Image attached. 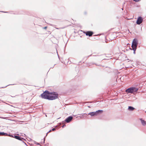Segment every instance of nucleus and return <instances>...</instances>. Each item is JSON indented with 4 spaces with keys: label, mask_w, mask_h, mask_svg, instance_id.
I'll return each instance as SVG.
<instances>
[{
    "label": "nucleus",
    "mask_w": 146,
    "mask_h": 146,
    "mask_svg": "<svg viewBox=\"0 0 146 146\" xmlns=\"http://www.w3.org/2000/svg\"><path fill=\"white\" fill-rule=\"evenodd\" d=\"M65 125H63V126H62V127H64L65 126Z\"/></svg>",
    "instance_id": "nucleus-15"
},
{
    "label": "nucleus",
    "mask_w": 146,
    "mask_h": 146,
    "mask_svg": "<svg viewBox=\"0 0 146 146\" xmlns=\"http://www.w3.org/2000/svg\"><path fill=\"white\" fill-rule=\"evenodd\" d=\"M103 111L101 110H98V111H96V112H91L88 114V115H90L92 116H93L95 115H98V113L100 112H102Z\"/></svg>",
    "instance_id": "nucleus-5"
},
{
    "label": "nucleus",
    "mask_w": 146,
    "mask_h": 146,
    "mask_svg": "<svg viewBox=\"0 0 146 146\" xmlns=\"http://www.w3.org/2000/svg\"><path fill=\"white\" fill-rule=\"evenodd\" d=\"M143 21V19L142 17H139L137 20L136 23L138 25L141 24Z\"/></svg>",
    "instance_id": "nucleus-6"
},
{
    "label": "nucleus",
    "mask_w": 146,
    "mask_h": 146,
    "mask_svg": "<svg viewBox=\"0 0 146 146\" xmlns=\"http://www.w3.org/2000/svg\"><path fill=\"white\" fill-rule=\"evenodd\" d=\"M138 44V41L137 39H134L132 42L131 47L133 50H134V53L135 54V51L136 50Z\"/></svg>",
    "instance_id": "nucleus-2"
},
{
    "label": "nucleus",
    "mask_w": 146,
    "mask_h": 146,
    "mask_svg": "<svg viewBox=\"0 0 146 146\" xmlns=\"http://www.w3.org/2000/svg\"><path fill=\"white\" fill-rule=\"evenodd\" d=\"M0 135H5V136H9V135H8L7 133H5L3 132H0Z\"/></svg>",
    "instance_id": "nucleus-12"
},
{
    "label": "nucleus",
    "mask_w": 146,
    "mask_h": 146,
    "mask_svg": "<svg viewBox=\"0 0 146 146\" xmlns=\"http://www.w3.org/2000/svg\"><path fill=\"white\" fill-rule=\"evenodd\" d=\"M56 28L57 29H58V28Z\"/></svg>",
    "instance_id": "nucleus-18"
},
{
    "label": "nucleus",
    "mask_w": 146,
    "mask_h": 146,
    "mask_svg": "<svg viewBox=\"0 0 146 146\" xmlns=\"http://www.w3.org/2000/svg\"><path fill=\"white\" fill-rule=\"evenodd\" d=\"M93 34V33L91 31H88L86 33V35L89 36H92Z\"/></svg>",
    "instance_id": "nucleus-10"
},
{
    "label": "nucleus",
    "mask_w": 146,
    "mask_h": 146,
    "mask_svg": "<svg viewBox=\"0 0 146 146\" xmlns=\"http://www.w3.org/2000/svg\"><path fill=\"white\" fill-rule=\"evenodd\" d=\"M73 117L72 116H69L67 117L65 121L67 123L69 122L72 119Z\"/></svg>",
    "instance_id": "nucleus-8"
},
{
    "label": "nucleus",
    "mask_w": 146,
    "mask_h": 146,
    "mask_svg": "<svg viewBox=\"0 0 146 146\" xmlns=\"http://www.w3.org/2000/svg\"><path fill=\"white\" fill-rule=\"evenodd\" d=\"M138 90V89L137 88L132 87L128 88L126 90V92L128 93L131 94L133 92H137Z\"/></svg>",
    "instance_id": "nucleus-3"
},
{
    "label": "nucleus",
    "mask_w": 146,
    "mask_h": 146,
    "mask_svg": "<svg viewBox=\"0 0 146 146\" xmlns=\"http://www.w3.org/2000/svg\"><path fill=\"white\" fill-rule=\"evenodd\" d=\"M9 136L10 137H14L15 138H16V139H18L19 140H21L22 139H23V138H21V137L19 136H17L14 135V137H13V136L12 135H9Z\"/></svg>",
    "instance_id": "nucleus-7"
},
{
    "label": "nucleus",
    "mask_w": 146,
    "mask_h": 146,
    "mask_svg": "<svg viewBox=\"0 0 146 146\" xmlns=\"http://www.w3.org/2000/svg\"><path fill=\"white\" fill-rule=\"evenodd\" d=\"M88 114L86 113H84L81 115L79 117L81 118H86L87 117V116H88Z\"/></svg>",
    "instance_id": "nucleus-9"
},
{
    "label": "nucleus",
    "mask_w": 146,
    "mask_h": 146,
    "mask_svg": "<svg viewBox=\"0 0 146 146\" xmlns=\"http://www.w3.org/2000/svg\"><path fill=\"white\" fill-rule=\"evenodd\" d=\"M51 131V130H50L48 132H48H50Z\"/></svg>",
    "instance_id": "nucleus-17"
},
{
    "label": "nucleus",
    "mask_w": 146,
    "mask_h": 146,
    "mask_svg": "<svg viewBox=\"0 0 146 146\" xmlns=\"http://www.w3.org/2000/svg\"><path fill=\"white\" fill-rule=\"evenodd\" d=\"M134 109V108L131 106H129L128 107V110H129L132 111Z\"/></svg>",
    "instance_id": "nucleus-13"
},
{
    "label": "nucleus",
    "mask_w": 146,
    "mask_h": 146,
    "mask_svg": "<svg viewBox=\"0 0 146 146\" xmlns=\"http://www.w3.org/2000/svg\"><path fill=\"white\" fill-rule=\"evenodd\" d=\"M50 94V92L47 91H45L41 95V96L42 98L48 100L49 95Z\"/></svg>",
    "instance_id": "nucleus-4"
},
{
    "label": "nucleus",
    "mask_w": 146,
    "mask_h": 146,
    "mask_svg": "<svg viewBox=\"0 0 146 146\" xmlns=\"http://www.w3.org/2000/svg\"><path fill=\"white\" fill-rule=\"evenodd\" d=\"M58 96V95L55 92H50V94L49 95L48 100H52L57 99Z\"/></svg>",
    "instance_id": "nucleus-1"
},
{
    "label": "nucleus",
    "mask_w": 146,
    "mask_h": 146,
    "mask_svg": "<svg viewBox=\"0 0 146 146\" xmlns=\"http://www.w3.org/2000/svg\"><path fill=\"white\" fill-rule=\"evenodd\" d=\"M46 28H47V27H44V29H46Z\"/></svg>",
    "instance_id": "nucleus-16"
},
{
    "label": "nucleus",
    "mask_w": 146,
    "mask_h": 146,
    "mask_svg": "<svg viewBox=\"0 0 146 146\" xmlns=\"http://www.w3.org/2000/svg\"><path fill=\"white\" fill-rule=\"evenodd\" d=\"M55 130V129L54 128L52 129L51 130H52V131H54Z\"/></svg>",
    "instance_id": "nucleus-14"
},
{
    "label": "nucleus",
    "mask_w": 146,
    "mask_h": 146,
    "mask_svg": "<svg viewBox=\"0 0 146 146\" xmlns=\"http://www.w3.org/2000/svg\"><path fill=\"white\" fill-rule=\"evenodd\" d=\"M141 121V123L143 125H146V121L142 119H140Z\"/></svg>",
    "instance_id": "nucleus-11"
}]
</instances>
